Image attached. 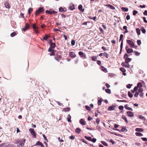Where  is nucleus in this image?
Masks as SVG:
<instances>
[{"label":"nucleus","instance_id":"29","mask_svg":"<svg viewBox=\"0 0 147 147\" xmlns=\"http://www.w3.org/2000/svg\"><path fill=\"white\" fill-rule=\"evenodd\" d=\"M76 132L78 134H79L81 131L80 129L79 128H77L75 130Z\"/></svg>","mask_w":147,"mask_h":147},{"label":"nucleus","instance_id":"31","mask_svg":"<svg viewBox=\"0 0 147 147\" xmlns=\"http://www.w3.org/2000/svg\"><path fill=\"white\" fill-rule=\"evenodd\" d=\"M122 118L127 123H128V121L127 120V118L124 115L122 116Z\"/></svg>","mask_w":147,"mask_h":147},{"label":"nucleus","instance_id":"21","mask_svg":"<svg viewBox=\"0 0 147 147\" xmlns=\"http://www.w3.org/2000/svg\"><path fill=\"white\" fill-rule=\"evenodd\" d=\"M32 27L34 30H38V27L36 26V24H33L32 26Z\"/></svg>","mask_w":147,"mask_h":147},{"label":"nucleus","instance_id":"60","mask_svg":"<svg viewBox=\"0 0 147 147\" xmlns=\"http://www.w3.org/2000/svg\"><path fill=\"white\" fill-rule=\"evenodd\" d=\"M100 121V120L99 119L97 118V119H96V122L97 124H99Z\"/></svg>","mask_w":147,"mask_h":147},{"label":"nucleus","instance_id":"19","mask_svg":"<svg viewBox=\"0 0 147 147\" xmlns=\"http://www.w3.org/2000/svg\"><path fill=\"white\" fill-rule=\"evenodd\" d=\"M69 9L71 10H73L75 9V7L74 5L72 4L69 7Z\"/></svg>","mask_w":147,"mask_h":147},{"label":"nucleus","instance_id":"42","mask_svg":"<svg viewBox=\"0 0 147 147\" xmlns=\"http://www.w3.org/2000/svg\"><path fill=\"white\" fill-rule=\"evenodd\" d=\"M84 137L86 139L90 141L91 140H92V138L90 137H88L87 136H85Z\"/></svg>","mask_w":147,"mask_h":147},{"label":"nucleus","instance_id":"48","mask_svg":"<svg viewBox=\"0 0 147 147\" xmlns=\"http://www.w3.org/2000/svg\"><path fill=\"white\" fill-rule=\"evenodd\" d=\"M16 35V33L15 32H13L11 34L10 36L11 37H13Z\"/></svg>","mask_w":147,"mask_h":147},{"label":"nucleus","instance_id":"46","mask_svg":"<svg viewBox=\"0 0 147 147\" xmlns=\"http://www.w3.org/2000/svg\"><path fill=\"white\" fill-rule=\"evenodd\" d=\"M85 108L88 111H90L91 110L90 107L87 105L85 106Z\"/></svg>","mask_w":147,"mask_h":147},{"label":"nucleus","instance_id":"18","mask_svg":"<svg viewBox=\"0 0 147 147\" xmlns=\"http://www.w3.org/2000/svg\"><path fill=\"white\" fill-rule=\"evenodd\" d=\"M124 107L126 109L129 110H131V111H133L132 109L130 107H128V105L126 104L124 106Z\"/></svg>","mask_w":147,"mask_h":147},{"label":"nucleus","instance_id":"23","mask_svg":"<svg viewBox=\"0 0 147 147\" xmlns=\"http://www.w3.org/2000/svg\"><path fill=\"white\" fill-rule=\"evenodd\" d=\"M121 131L122 132H127V130L125 128V127H123L121 129Z\"/></svg>","mask_w":147,"mask_h":147},{"label":"nucleus","instance_id":"15","mask_svg":"<svg viewBox=\"0 0 147 147\" xmlns=\"http://www.w3.org/2000/svg\"><path fill=\"white\" fill-rule=\"evenodd\" d=\"M115 107V106H109L108 108V110L109 111H112L114 110Z\"/></svg>","mask_w":147,"mask_h":147},{"label":"nucleus","instance_id":"26","mask_svg":"<svg viewBox=\"0 0 147 147\" xmlns=\"http://www.w3.org/2000/svg\"><path fill=\"white\" fill-rule=\"evenodd\" d=\"M126 51L127 53H129L133 52V50L131 49H129L127 50V51Z\"/></svg>","mask_w":147,"mask_h":147},{"label":"nucleus","instance_id":"28","mask_svg":"<svg viewBox=\"0 0 147 147\" xmlns=\"http://www.w3.org/2000/svg\"><path fill=\"white\" fill-rule=\"evenodd\" d=\"M102 101V98H100L98 100V105H101V102Z\"/></svg>","mask_w":147,"mask_h":147},{"label":"nucleus","instance_id":"61","mask_svg":"<svg viewBox=\"0 0 147 147\" xmlns=\"http://www.w3.org/2000/svg\"><path fill=\"white\" fill-rule=\"evenodd\" d=\"M141 138L144 141H147V138Z\"/></svg>","mask_w":147,"mask_h":147},{"label":"nucleus","instance_id":"24","mask_svg":"<svg viewBox=\"0 0 147 147\" xmlns=\"http://www.w3.org/2000/svg\"><path fill=\"white\" fill-rule=\"evenodd\" d=\"M71 116L69 114L67 116V121L68 122H70V123L71 122Z\"/></svg>","mask_w":147,"mask_h":147},{"label":"nucleus","instance_id":"3","mask_svg":"<svg viewBox=\"0 0 147 147\" xmlns=\"http://www.w3.org/2000/svg\"><path fill=\"white\" fill-rule=\"evenodd\" d=\"M44 9L43 7L39 8L38 9L36 10L35 14L36 15H38V14L42 13L44 12Z\"/></svg>","mask_w":147,"mask_h":147},{"label":"nucleus","instance_id":"1","mask_svg":"<svg viewBox=\"0 0 147 147\" xmlns=\"http://www.w3.org/2000/svg\"><path fill=\"white\" fill-rule=\"evenodd\" d=\"M25 139H18L15 140L14 143L15 144H18L17 145V147H23L24 146L26 141Z\"/></svg>","mask_w":147,"mask_h":147},{"label":"nucleus","instance_id":"49","mask_svg":"<svg viewBox=\"0 0 147 147\" xmlns=\"http://www.w3.org/2000/svg\"><path fill=\"white\" fill-rule=\"evenodd\" d=\"M75 41L74 40H72L71 41V44L72 45H75Z\"/></svg>","mask_w":147,"mask_h":147},{"label":"nucleus","instance_id":"50","mask_svg":"<svg viewBox=\"0 0 147 147\" xmlns=\"http://www.w3.org/2000/svg\"><path fill=\"white\" fill-rule=\"evenodd\" d=\"M132 86V84H129L126 85V87L128 88H130L131 86Z\"/></svg>","mask_w":147,"mask_h":147},{"label":"nucleus","instance_id":"27","mask_svg":"<svg viewBox=\"0 0 147 147\" xmlns=\"http://www.w3.org/2000/svg\"><path fill=\"white\" fill-rule=\"evenodd\" d=\"M135 135L136 136H143V135L141 133L139 132H136Z\"/></svg>","mask_w":147,"mask_h":147},{"label":"nucleus","instance_id":"20","mask_svg":"<svg viewBox=\"0 0 147 147\" xmlns=\"http://www.w3.org/2000/svg\"><path fill=\"white\" fill-rule=\"evenodd\" d=\"M131 61V59L130 58H127L125 59V63H129V62Z\"/></svg>","mask_w":147,"mask_h":147},{"label":"nucleus","instance_id":"33","mask_svg":"<svg viewBox=\"0 0 147 147\" xmlns=\"http://www.w3.org/2000/svg\"><path fill=\"white\" fill-rule=\"evenodd\" d=\"M141 29L142 32L144 34L146 33V30L144 28V27H142L141 28Z\"/></svg>","mask_w":147,"mask_h":147},{"label":"nucleus","instance_id":"37","mask_svg":"<svg viewBox=\"0 0 147 147\" xmlns=\"http://www.w3.org/2000/svg\"><path fill=\"white\" fill-rule=\"evenodd\" d=\"M103 55L105 56L107 58H108L109 56V55L106 52H104V53Z\"/></svg>","mask_w":147,"mask_h":147},{"label":"nucleus","instance_id":"64","mask_svg":"<svg viewBox=\"0 0 147 147\" xmlns=\"http://www.w3.org/2000/svg\"><path fill=\"white\" fill-rule=\"evenodd\" d=\"M143 14L145 16H147V10H145L143 13Z\"/></svg>","mask_w":147,"mask_h":147},{"label":"nucleus","instance_id":"62","mask_svg":"<svg viewBox=\"0 0 147 147\" xmlns=\"http://www.w3.org/2000/svg\"><path fill=\"white\" fill-rule=\"evenodd\" d=\"M143 91V90L142 88H139V90H138V91L140 93H142V92Z\"/></svg>","mask_w":147,"mask_h":147},{"label":"nucleus","instance_id":"11","mask_svg":"<svg viewBox=\"0 0 147 147\" xmlns=\"http://www.w3.org/2000/svg\"><path fill=\"white\" fill-rule=\"evenodd\" d=\"M80 123L82 125H84L86 124L85 121L83 119H81L80 120Z\"/></svg>","mask_w":147,"mask_h":147},{"label":"nucleus","instance_id":"36","mask_svg":"<svg viewBox=\"0 0 147 147\" xmlns=\"http://www.w3.org/2000/svg\"><path fill=\"white\" fill-rule=\"evenodd\" d=\"M49 37L48 35L45 34V36L43 37L42 40H47Z\"/></svg>","mask_w":147,"mask_h":147},{"label":"nucleus","instance_id":"40","mask_svg":"<svg viewBox=\"0 0 147 147\" xmlns=\"http://www.w3.org/2000/svg\"><path fill=\"white\" fill-rule=\"evenodd\" d=\"M101 143L103 144L105 146H108V145L106 142H105V141H101Z\"/></svg>","mask_w":147,"mask_h":147},{"label":"nucleus","instance_id":"16","mask_svg":"<svg viewBox=\"0 0 147 147\" xmlns=\"http://www.w3.org/2000/svg\"><path fill=\"white\" fill-rule=\"evenodd\" d=\"M100 69L102 71L105 72V73L107 72V71L106 68L102 66H101Z\"/></svg>","mask_w":147,"mask_h":147},{"label":"nucleus","instance_id":"53","mask_svg":"<svg viewBox=\"0 0 147 147\" xmlns=\"http://www.w3.org/2000/svg\"><path fill=\"white\" fill-rule=\"evenodd\" d=\"M120 70L122 72H124L125 71V69L123 67H121L120 68Z\"/></svg>","mask_w":147,"mask_h":147},{"label":"nucleus","instance_id":"56","mask_svg":"<svg viewBox=\"0 0 147 147\" xmlns=\"http://www.w3.org/2000/svg\"><path fill=\"white\" fill-rule=\"evenodd\" d=\"M138 12L136 10H134L133 11V15L134 16L136 15Z\"/></svg>","mask_w":147,"mask_h":147},{"label":"nucleus","instance_id":"54","mask_svg":"<svg viewBox=\"0 0 147 147\" xmlns=\"http://www.w3.org/2000/svg\"><path fill=\"white\" fill-rule=\"evenodd\" d=\"M119 108L120 110H122L124 109V107L123 106H120L119 107Z\"/></svg>","mask_w":147,"mask_h":147},{"label":"nucleus","instance_id":"2","mask_svg":"<svg viewBox=\"0 0 147 147\" xmlns=\"http://www.w3.org/2000/svg\"><path fill=\"white\" fill-rule=\"evenodd\" d=\"M123 34H121L120 35V38H119V41H121V45H120V51L119 52V53L120 54L121 53L123 47Z\"/></svg>","mask_w":147,"mask_h":147},{"label":"nucleus","instance_id":"35","mask_svg":"<svg viewBox=\"0 0 147 147\" xmlns=\"http://www.w3.org/2000/svg\"><path fill=\"white\" fill-rule=\"evenodd\" d=\"M56 46L55 44L53 43V44H51V45H50V47L52 49H54L55 48V47Z\"/></svg>","mask_w":147,"mask_h":147},{"label":"nucleus","instance_id":"34","mask_svg":"<svg viewBox=\"0 0 147 147\" xmlns=\"http://www.w3.org/2000/svg\"><path fill=\"white\" fill-rule=\"evenodd\" d=\"M136 86L138 88H141L142 87V85L141 83L139 82L137 84V86Z\"/></svg>","mask_w":147,"mask_h":147},{"label":"nucleus","instance_id":"47","mask_svg":"<svg viewBox=\"0 0 147 147\" xmlns=\"http://www.w3.org/2000/svg\"><path fill=\"white\" fill-rule=\"evenodd\" d=\"M128 55L127 53H125L123 56V58L125 59H127V58H129L128 57Z\"/></svg>","mask_w":147,"mask_h":147},{"label":"nucleus","instance_id":"44","mask_svg":"<svg viewBox=\"0 0 147 147\" xmlns=\"http://www.w3.org/2000/svg\"><path fill=\"white\" fill-rule=\"evenodd\" d=\"M33 9L32 8H29L28 9V13L29 14H30L31 12L32 11Z\"/></svg>","mask_w":147,"mask_h":147},{"label":"nucleus","instance_id":"41","mask_svg":"<svg viewBox=\"0 0 147 147\" xmlns=\"http://www.w3.org/2000/svg\"><path fill=\"white\" fill-rule=\"evenodd\" d=\"M105 91L107 93L110 94L111 93V91L110 89H107L105 90Z\"/></svg>","mask_w":147,"mask_h":147},{"label":"nucleus","instance_id":"12","mask_svg":"<svg viewBox=\"0 0 147 147\" xmlns=\"http://www.w3.org/2000/svg\"><path fill=\"white\" fill-rule=\"evenodd\" d=\"M36 145L40 146H41L42 147H44V146L42 142L39 141L37 142L36 144L34 145V146ZM33 146H34V145Z\"/></svg>","mask_w":147,"mask_h":147},{"label":"nucleus","instance_id":"5","mask_svg":"<svg viewBox=\"0 0 147 147\" xmlns=\"http://www.w3.org/2000/svg\"><path fill=\"white\" fill-rule=\"evenodd\" d=\"M29 130L31 134L34 137L36 138V134L34 129H33L30 128L29 129Z\"/></svg>","mask_w":147,"mask_h":147},{"label":"nucleus","instance_id":"59","mask_svg":"<svg viewBox=\"0 0 147 147\" xmlns=\"http://www.w3.org/2000/svg\"><path fill=\"white\" fill-rule=\"evenodd\" d=\"M48 51L49 52H52L54 51V50H53L52 48L50 47L48 50Z\"/></svg>","mask_w":147,"mask_h":147},{"label":"nucleus","instance_id":"17","mask_svg":"<svg viewBox=\"0 0 147 147\" xmlns=\"http://www.w3.org/2000/svg\"><path fill=\"white\" fill-rule=\"evenodd\" d=\"M78 9L79 10H82V12L84 11V9H82V5H80L78 7Z\"/></svg>","mask_w":147,"mask_h":147},{"label":"nucleus","instance_id":"8","mask_svg":"<svg viewBox=\"0 0 147 147\" xmlns=\"http://www.w3.org/2000/svg\"><path fill=\"white\" fill-rule=\"evenodd\" d=\"M59 11L61 12H64L67 11L66 8H63L62 7H60L59 8Z\"/></svg>","mask_w":147,"mask_h":147},{"label":"nucleus","instance_id":"45","mask_svg":"<svg viewBox=\"0 0 147 147\" xmlns=\"http://www.w3.org/2000/svg\"><path fill=\"white\" fill-rule=\"evenodd\" d=\"M97 59V57L96 56H93L92 57V60L93 61H96Z\"/></svg>","mask_w":147,"mask_h":147},{"label":"nucleus","instance_id":"38","mask_svg":"<svg viewBox=\"0 0 147 147\" xmlns=\"http://www.w3.org/2000/svg\"><path fill=\"white\" fill-rule=\"evenodd\" d=\"M63 110L65 112L69 111L70 110V108L69 107H68L67 108L64 109Z\"/></svg>","mask_w":147,"mask_h":147},{"label":"nucleus","instance_id":"43","mask_svg":"<svg viewBox=\"0 0 147 147\" xmlns=\"http://www.w3.org/2000/svg\"><path fill=\"white\" fill-rule=\"evenodd\" d=\"M134 53L136 56H139L140 55V53L137 51H135L134 52Z\"/></svg>","mask_w":147,"mask_h":147},{"label":"nucleus","instance_id":"10","mask_svg":"<svg viewBox=\"0 0 147 147\" xmlns=\"http://www.w3.org/2000/svg\"><path fill=\"white\" fill-rule=\"evenodd\" d=\"M128 116L130 117H132L134 116V115L133 113L129 111H128L127 112Z\"/></svg>","mask_w":147,"mask_h":147},{"label":"nucleus","instance_id":"52","mask_svg":"<svg viewBox=\"0 0 147 147\" xmlns=\"http://www.w3.org/2000/svg\"><path fill=\"white\" fill-rule=\"evenodd\" d=\"M137 42L138 45L139 46L141 44V41L140 40H137Z\"/></svg>","mask_w":147,"mask_h":147},{"label":"nucleus","instance_id":"4","mask_svg":"<svg viewBox=\"0 0 147 147\" xmlns=\"http://www.w3.org/2000/svg\"><path fill=\"white\" fill-rule=\"evenodd\" d=\"M127 42L131 46V47L135 48H137V46H135L134 43L131 40H127Z\"/></svg>","mask_w":147,"mask_h":147},{"label":"nucleus","instance_id":"25","mask_svg":"<svg viewBox=\"0 0 147 147\" xmlns=\"http://www.w3.org/2000/svg\"><path fill=\"white\" fill-rule=\"evenodd\" d=\"M121 9L124 11L127 12L128 10V9L127 7H122L121 8Z\"/></svg>","mask_w":147,"mask_h":147},{"label":"nucleus","instance_id":"63","mask_svg":"<svg viewBox=\"0 0 147 147\" xmlns=\"http://www.w3.org/2000/svg\"><path fill=\"white\" fill-rule=\"evenodd\" d=\"M69 138L70 139L73 140L74 139L75 137L73 136H71L69 137Z\"/></svg>","mask_w":147,"mask_h":147},{"label":"nucleus","instance_id":"39","mask_svg":"<svg viewBox=\"0 0 147 147\" xmlns=\"http://www.w3.org/2000/svg\"><path fill=\"white\" fill-rule=\"evenodd\" d=\"M128 96L130 98H132L133 97V95L131 92L129 91L128 92Z\"/></svg>","mask_w":147,"mask_h":147},{"label":"nucleus","instance_id":"55","mask_svg":"<svg viewBox=\"0 0 147 147\" xmlns=\"http://www.w3.org/2000/svg\"><path fill=\"white\" fill-rule=\"evenodd\" d=\"M96 138H93L92 139V140L90 141L92 142L93 143H95L96 142Z\"/></svg>","mask_w":147,"mask_h":147},{"label":"nucleus","instance_id":"6","mask_svg":"<svg viewBox=\"0 0 147 147\" xmlns=\"http://www.w3.org/2000/svg\"><path fill=\"white\" fill-rule=\"evenodd\" d=\"M30 25L28 23H26V24L25 26L23 28H22V31H24V32L26 31L29 28Z\"/></svg>","mask_w":147,"mask_h":147},{"label":"nucleus","instance_id":"14","mask_svg":"<svg viewBox=\"0 0 147 147\" xmlns=\"http://www.w3.org/2000/svg\"><path fill=\"white\" fill-rule=\"evenodd\" d=\"M105 5V6L108 7L110 9H112L114 10L115 9V7H114L112 5L110 4Z\"/></svg>","mask_w":147,"mask_h":147},{"label":"nucleus","instance_id":"32","mask_svg":"<svg viewBox=\"0 0 147 147\" xmlns=\"http://www.w3.org/2000/svg\"><path fill=\"white\" fill-rule=\"evenodd\" d=\"M57 13V12L55 11H50L49 14H55Z\"/></svg>","mask_w":147,"mask_h":147},{"label":"nucleus","instance_id":"51","mask_svg":"<svg viewBox=\"0 0 147 147\" xmlns=\"http://www.w3.org/2000/svg\"><path fill=\"white\" fill-rule=\"evenodd\" d=\"M139 118L143 120H145V118L142 115H139Z\"/></svg>","mask_w":147,"mask_h":147},{"label":"nucleus","instance_id":"7","mask_svg":"<svg viewBox=\"0 0 147 147\" xmlns=\"http://www.w3.org/2000/svg\"><path fill=\"white\" fill-rule=\"evenodd\" d=\"M78 54L83 59L86 58V55L83 52L81 51H79L78 53Z\"/></svg>","mask_w":147,"mask_h":147},{"label":"nucleus","instance_id":"13","mask_svg":"<svg viewBox=\"0 0 147 147\" xmlns=\"http://www.w3.org/2000/svg\"><path fill=\"white\" fill-rule=\"evenodd\" d=\"M4 4L5 5V7L6 8L9 9L10 8V6L9 3L7 2H5L4 3Z\"/></svg>","mask_w":147,"mask_h":147},{"label":"nucleus","instance_id":"9","mask_svg":"<svg viewBox=\"0 0 147 147\" xmlns=\"http://www.w3.org/2000/svg\"><path fill=\"white\" fill-rule=\"evenodd\" d=\"M69 56L73 58H75L76 57V55L74 52H70L69 53Z\"/></svg>","mask_w":147,"mask_h":147},{"label":"nucleus","instance_id":"57","mask_svg":"<svg viewBox=\"0 0 147 147\" xmlns=\"http://www.w3.org/2000/svg\"><path fill=\"white\" fill-rule=\"evenodd\" d=\"M42 136H43V138H44V139L46 141H47V142H48V141L46 137L45 136L44 134H42Z\"/></svg>","mask_w":147,"mask_h":147},{"label":"nucleus","instance_id":"22","mask_svg":"<svg viewBox=\"0 0 147 147\" xmlns=\"http://www.w3.org/2000/svg\"><path fill=\"white\" fill-rule=\"evenodd\" d=\"M135 131H137L142 132L143 131V130L141 128H136L135 129Z\"/></svg>","mask_w":147,"mask_h":147},{"label":"nucleus","instance_id":"30","mask_svg":"<svg viewBox=\"0 0 147 147\" xmlns=\"http://www.w3.org/2000/svg\"><path fill=\"white\" fill-rule=\"evenodd\" d=\"M136 32L138 35H140V29L139 28H137L136 30Z\"/></svg>","mask_w":147,"mask_h":147},{"label":"nucleus","instance_id":"58","mask_svg":"<svg viewBox=\"0 0 147 147\" xmlns=\"http://www.w3.org/2000/svg\"><path fill=\"white\" fill-rule=\"evenodd\" d=\"M117 102H127V101L126 100H117Z\"/></svg>","mask_w":147,"mask_h":147}]
</instances>
